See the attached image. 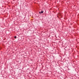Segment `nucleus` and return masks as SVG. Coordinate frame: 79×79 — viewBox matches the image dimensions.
<instances>
[{
	"instance_id": "f257e3e1",
	"label": "nucleus",
	"mask_w": 79,
	"mask_h": 79,
	"mask_svg": "<svg viewBox=\"0 0 79 79\" xmlns=\"http://www.w3.org/2000/svg\"><path fill=\"white\" fill-rule=\"evenodd\" d=\"M44 13V11H41V12H39L40 14H42V13Z\"/></svg>"
},
{
	"instance_id": "f03ea898",
	"label": "nucleus",
	"mask_w": 79,
	"mask_h": 79,
	"mask_svg": "<svg viewBox=\"0 0 79 79\" xmlns=\"http://www.w3.org/2000/svg\"><path fill=\"white\" fill-rule=\"evenodd\" d=\"M14 38H15V39H16V36H15Z\"/></svg>"
}]
</instances>
